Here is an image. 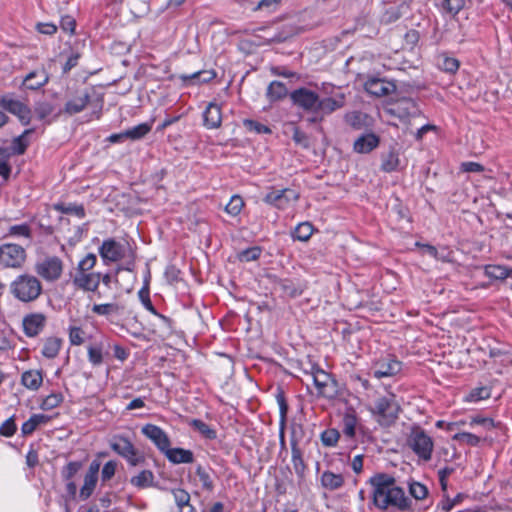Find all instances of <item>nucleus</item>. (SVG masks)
<instances>
[{
    "mask_svg": "<svg viewBox=\"0 0 512 512\" xmlns=\"http://www.w3.org/2000/svg\"><path fill=\"white\" fill-rule=\"evenodd\" d=\"M62 343L63 341L59 337L46 338L41 351L42 355L47 359H54L59 354Z\"/></svg>",
    "mask_w": 512,
    "mask_h": 512,
    "instance_id": "obj_33",
    "label": "nucleus"
},
{
    "mask_svg": "<svg viewBox=\"0 0 512 512\" xmlns=\"http://www.w3.org/2000/svg\"><path fill=\"white\" fill-rule=\"evenodd\" d=\"M314 232V227L310 222H302L298 224L291 233L294 240L306 242Z\"/></svg>",
    "mask_w": 512,
    "mask_h": 512,
    "instance_id": "obj_41",
    "label": "nucleus"
},
{
    "mask_svg": "<svg viewBox=\"0 0 512 512\" xmlns=\"http://www.w3.org/2000/svg\"><path fill=\"white\" fill-rule=\"evenodd\" d=\"M138 297L143 304V306L152 314L158 316L160 319H162L164 322L168 323L170 319L160 313L157 312L154 305L152 304V301L150 299V290H149V284L146 282L144 286L139 290Z\"/></svg>",
    "mask_w": 512,
    "mask_h": 512,
    "instance_id": "obj_35",
    "label": "nucleus"
},
{
    "mask_svg": "<svg viewBox=\"0 0 512 512\" xmlns=\"http://www.w3.org/2000/svg\"><path fill=\"white\" fill-rule=\"evenodd\" d=\"M63 400L64 397L62 393H51L43 399V401L40 404V408L44 411L52 410L60 406Z\"/></svg>",
    "mask_w": 512,
    "mask_h": 512,
    "instance_id": "obj_46",
    "label": "nucleus"
},
{
    "mask_svg": "<svg viewBox=\"0 0 512 512\" xmlns=\"http://www.w3.org/2000/svg\"><path fill=\"white\" fill-rule=\"evenodd\" d=\"M340 433L337 429H326L321 433L322 444L326 447H334L337 445Z\"/></svg>",
    "mask_w": 512,
    "mask_h": 512,
    "instance_id": "obj_52",
    "label": "nucleus"
},
{
    "mask_svg": "<svg viewBox=\"0 0 512 512\" xmlns=\"http://www.w3.org/2000/svg\"><path fill=\"white\" fill-rule=\"evenodd\" d=\"M172 464H189L194 461V454L191 450L184 448H171L164 453Z\"/></svg>",
    "mask_w": 512,
    "mask_h": 512,
    "instance_id": "obj_28",
    "label": "nucleus"
},
{
    "mask_svg": "<svg viewBox=\"0 0 512 512\" xmlns=\"http://www.w3.org/2000/svg\"><path fill=\"white\" fill-rule=\"evenodd\" d=\"M36 274L47 282L57 281L63 272V262L57 256H49L35 263Z\"/></svg>",
    "mask_w": 512,
    "mask_h": 512,
    "instance_id": "obj_10",
    "label": "nucleus"
},
{
    "mask_svg": "<svg viewBox=\"0 0 512 512\" xmlns=\"http://www.w3.org/2000/svg\"><path fill=\"white\" fill-rule=\"evenodd\" d=\"M298 198L294 190L289 188L272 189L264 197V202L278 209H285L290 201Z\"/></svg>",
    "mask_w": 512,
    "mask_h": 512,
    "instance_id": "obj_18",
    "label": "nucleus"
},
{
    "mask_svg": "<svg viewBox=\"0 0 512 512\" xmlns=\"http://www.w3.org/2000/svg\"><path fill=\"white\" fill-rule=\"evenodd\" d=\"M217 73L211 70H199L192 74H179L177 78L181 81L182 86L188 87L193 85H201L209 83L216 78Z\"/></svg>",
    "mask_w": 512,
    "mask_h": 512,
    "instance_id": "obj_23",
    "label": "nucleus"
},
{
    "mask_svg": "<svg viewBox=\"0 0 512 512\" xmlns=\"http://www.w3.org/2000/svg\"><path fill=\"white\" fill-rule=\"evenodd\" d=\"M142 434L150 439L161 453H165L171 446L167 433L157 425L146 424L142 427Z\"/></svg>",
    "mask_w": 512,
    "mask_h": 512,
    "instance_id": "obj_16",
    "label": "nucleus"
},
{
    "mask_svg": "<svg viewBox=\"0 0 512 512\" xmlns=\"http://www.w3.org/2000/svg\"><path fill=\"white\" fill-rule=\"evenodd\" d=\"M358 423L357 416L354 412L346 413L342 419V432L348 439H353L356 434V426Z\"/></svg>",
    "mask_w": 512,
    "mask_h": 512,
    "instance_id": "obj_39",
    "label": "nucleus"
},
{
    "mask_svg": "<svg viewBox=\"0 0 512 512\" xmlns=\"http://www.w3.org/2000/svg\"><path fill=\"white\" fill-rule=\"evenodd\" d=\"M276 400L279 405L280 426H285L287 421L288 404L285 398V393L280 387L277 388Z\"/></svg>",
    "mask_w": 512,
    "mask_h": 512,
    "instance_id": "obj_48",
    "label": "nucleus"
},
{
    "mask_svg": "<svg viewBox=\"0 0 512 512\" xmlns=\"http://www.w3.org/2000/svg\"><path fill=\"white\" fill-rule=\"evenodd\" d=\"M345 105V97L339 94L336 97L318 98L317 110L315 114L324 116L333 113Z\"/></svg>",
    "mask_w": 512,
    "mask_h": 512,
    "instance_id": "obj_25",
    "label": "nucleus"
},
{
    "mask_svg": "<svg viewBox=\"0 0 512 512\" xmlns=\"http://www.w3.org/2000/svg\"><path fill=\"white\" fill-rule=\"evenodd\" d=\"M26 258V250L21 245L5 243L0 246V265L4 268L20 269Z\"/></svg>",
    "mask_w": 512,
    "mask_h": 512,
    "instance_id": "obj_8",
    "label": "nucleus"
},
{
    "mask_svg": "<svg viewBox=\"0 0 512 512\" xmlns=\"http://www.w3.org/2000/svg\"><path fill=\"white\" fill-rule=\"evenodd\" d=\"M243 124L248 131L255 132L257 134L271 133V129L268 126L251 119L244 120Z\"/></svg>",
    "mask_w": 512,
    "mask_h": 512,
    "instance_id": "obj_62",
    "label": "nucleus"
},
{
    "mask_svg": "<svg viewBox=\"0 0 512 512\" xmlns=\"http://www.w3.org/2000/svg\"><path fill=\"white\" fill-rule=\"evenodd\" d=\"M291 461L294 471L300 480L306 475L307 465L303 459V453L298 445L297 440H291Z\"/></svg>",
    "mask_w": 512,
    "mask_h": 512,
    "instance_id": "obj_27",
    "label": "nucleus"
},
{
    "mask_svg": "<svg viewBox=\"0 0 512 512\" xmlns=\"http://www.w3.org/2000/svg\"><path fill=\"white\" fill-rule=\"evenodd\" d=\"M53 208L56 211H59L63 214H73L77 216L78 218H84L86 213L84 206L82 204H76V203H56L53 205Z\"/></svg>",
    "mask_w": 512,
    "mask_h": 512,
    "instance_id": "obj_42",
    "label": "nucleus"
},
{
    "mask_svg": "<svg viewBox=\"0 0 512 512\" xmlns=\"http://www.w3.org/2000/svg\"><path fill=\"white\" fill-rule=\"evenodd\" d=\"M463 498L464 495L462 493L457 494L453 499H451L447 494H443V500L438 504V508L444 512H449L459 504Z\"/></svg>",
    "mask_w": 512,
    "mask_h": 512,
    "instance_id": "obj_54",
    "label": "nucleus"
},
{
    "mask_svg": "<svg viewBox=\"0 0 512 512\" xmlns=\"http://www.w3.org/2000/svg\"><path fill=\"white\" fill-rule=\"evenodd\" d=\"M402 8L403 6H391L384 12L381 20L384 23H392L397 21L402 16Z\"/></svg>",
    "mask_w": 512,
    "mask_h": 512,
    "instance_id": "obj_58",
    "label": "nucleus"
},
{
    "mask_svg": "<svg viewBox=\"0 0 512 512\" xmlns=\"http://www.w3.org/2000/svg\"><path fill=\"white\" fill-rule=\"evenodd\" d=\"M244 206V201L241 196L234 195L231 197L229 203L226 205V211L232 216H237Z\"/></svg>",
    "mask_w": 512,
    "mask_h": 512,
    "instance_id": "obj_57",
    "label": "nucleus"
},
{
    "mask_svg": "<svg viewBox=\"0 0 512 512\" xmlns=\"http://www.w3.org/2000/svg\"><path fill=\"white\" fill-rule=\"evenodd\" d=\"M111 449L123 457L130 466H138L145 463V456L137 450L132 442L124 436H115L110 443Z\"/></svg>",
    "mask_w": 512,
    "mask_h": 512,
    "instance_id": "obj_6",
    "label": "nucleus"
},
{
    "mask_svg": "<svg viewBox=\"0 0 512 512\" xmlns=\"http://www.w3.org/2000/svg\"><path fill=\"white\" fill-rule=\"evenodd\" d=\"M345 123L355 131H369L374 126L373 118L362 111H350L344 115Z\"/></svg>",
    "mask_w": 512,
    "mask_h": 512,
    "instance_id": "obj_20",
    "label": "nucleus"
},
{
    "mask_svg": "<svg viewBox=\"0 0 512 512\" xmlns=\"http://www.w3.org/2000/svg\"><path fill=\"white\" fill-rule=\"evenodd\" d=\"M407 446L418 456L427 462L432 458L434 441L419 425H412L406 439Z\"/></svg>",
    "mask_w": 512,
    "mask_h": 512,
    "instance_id": "obj_3",
    "label": "nucleus"
},
{
    "mask_svg": "<svg viewBox=\"0 0 512 512\" xmlns=\"http://www.w3.org/2000/svg\"><path fill=\"white\" fill-rule=\"evenodd\" d=\"M43 383L41 370L31 369L22 373L21 384L29 390H38Z\"/></svg>",
    "mask_w": 512,
    "mask_h": 512,
    "instance_id": "obj_30",
    "label": "nucleus"
},
{
    "mask_svg": "<svg viewBox=\"0 0 512 512\" xmlns=\"http://www.w3.org/2000/svg\"><path fill=\"white\" fill-rule=\"evenodd\" d=\"M310 373L319 395L330 400L339 396L338 382L331 374L315 364L311 366Z\"/></svg>",
    "mask_w": 512,
    "mask_h": 512,
    "instance_id": "obj_5",
    "label": "nucleus"
},
{
    "mask_svg": "<svg viewBox=\"0 0 512 512\" xmlns=\"http://www.w3.org/2000/svg\"><path fill=\"white\" fill-rule=\"evenodd\" d=\"M262 249L259 246H253L240 251L237 255L241 262H250L259 259Z\"/></svg>",
    "mask_w": 512,
    "mask_h": 512,
    "instance_id": "obj_50",
    "label": "nucleus"
},
{
    "mask_svg": "<svg viewBox=\"0 0 512 512\" xmlns=\"http://www.w3.org/2000/svg\"><path fill=\"white\" fill-rule=\"evenodd\" d=\"M320 482L324 489L335 491L344 485L345 479L342 474H336L330 470H326L322 473Z\"/></svg>",
    "mask_w": 512,
    "mask_h": 512,
    "instance_id": "obj_29",
    "label": "nucleus"
},
{
    "mask_svg": "<svg viewBox=\"0 0 512 512\" xmlns=\"http://www.w3.org/2000/svg\"><path fill=\"white\" fill-rule=\"evenodd\" d=\"M402 370V362L394 355L388 354L373 361L370 375L376 379L393 377Z\"/></svg>",
    "mask_w": 512,
    "mask_h": 512,
    "instance_id": "obj_9",
    "label": "nucleus"
},
{
    "mask_svg": "<svg viewBox=\"0 0 512 512\" xmlns=\"http://www.w3.org/2000/svg\"><path fill=\"white\" fill-rule=\"evenodd\" d=\"M97 262L96 255L93 253L87 254L79 263L76 272L87 273L91 270Z\"/></svg>",
    "mask_w": 512,
    "mask_h": 512,
    "instance_id": "obj_64",
    "label": "nucleus"
},
{
    "mask_svg": "<svg viewBox=\"0 0 512 512\" xmlns=\"http://www.w3.org/2000/svg\"><path fill=\"white\" fill-rule=\"evenodd\" d=\"M34 131V128L26 129L23 131L21 135L15 137L12 140L11 150L13 154L23 155L26 152L29 146V141L27 140V137L34 133Z\"/></svg>",
    "mask_w": 512,
    "mask_h": 512,
    "instance_id": "obj_36",
    "label": "nucleus"
},
{
    "mask_svg": "<svg viewBox=\"0 0 512 512\" xmlns=\"http://www.w3.org/2000/svg\"><path fill=\"white\" fill-rule=\"evenodd\" d=\"M258 31L263 32L264 35L257 37L262 40V44L267 45L286 42L297 34V28L290 24L282 25L275 30H271L269 27H260Z\"/></svg>",
    "mask_w": 512,
    "mask_h": 512,
    "instance_id": "obj_11",
    "label": "nucleus"
},
{
    "mask_svg": "<svg viewBox=\"0 0 512 512\" xmlns=\"http://www.w3.org/2000/svg\"><path fill=\"white\" fill-rule=\"evenodd\" d=\"M49 81V75L44 68L28 73L22 81V87L28 90H38Z\"/></svg>",
    "mask_w": 512,
    "mask_h": 512,
    "instance_id": "obj_24",
    "label": "nucleus"
},
{
    "mask_svg": "<svg viewBox=\"0 0 512 512\" xmlns=\"http://www.w3.org/2000/svg\"><path fill=\"white\" fill-rule=\"evenodd\" d=\"M83 463L81 461H70L61 469V477L65 482L66 489V502L69 500H75L77 496V485L74 481V477L82 469Z\"/></svg>",
    "mask_w": 512,
    "mask_h": 512,
    "instance_id": "obj_12",
    "label": "nucleus"
},
{
    "mask_svg": "<svg viewBox=\"0 0 512 512\" xmlns=\"http://www.w3.org/2000/svg\"><path fill=\"white\" fill-rule=\"evenodd\" d=\"M189 425L197 430L206 439L214 440L217 437L216 430L211 428L208 424L200 419H192Z\"/></svg>",
    "mask_w": 512,
    "mask_h": 512,
    "instance_id": "obj_43",
    "label": "nucleus"
},
{
    "mask_svg": "<svg viewBox=\"0 0 512 512\" xmlns=\"http://www.w3.org/2000/svg\"><path fill=\"white\" fill-rule=\"evenodd\" d=\"M91 101V93L85 89L78 91L76 95L68 100L65 105L63 112L72 116L82 112Z\"/></svg>",
    "mask_w": 512,
    "mask_h": 512,
    "instance_id": "obj_22",
    "label": "nucleus"
},
{
    "mask_svg": "<svg viewBox=\"0 0 512 512\" xmlns=\"http://www.w3.org/2000/svg\"><path fill=\"white\" fill-rule=\"evenodd\" d=\"M400 166L399 154L396 150L392 149L388 153L381 156V170L386 173H391L398 170Z\"/></svg>",
    "mask_w": 512,
    "mask_h": 512,
    "instance_id": "obj_34",
    "label": "nucleus"
},
{
    "mask_svg": "<svg viewBox=\"0 0 512 512\" xmlns=\"http://www.w3.org/2000/svg\"><path fill=\"white\" fill-rule=\"evenodd\" d=\"M8 234L10 236H22L28 239L32 238L31 229L26 223L10 226L8 229Z\"/></svg>",
    "mask_w": 512,
    "mask_h": 512,
    "instance_id": "obj_63",
    "label": "nucleus"
},
{
    "mask_svg": "<svg viewBox=\"0 0 512 512\" xmlns=\"http://www.w3.org/2000/svg\"><path fill=\"white\" fill-rule=\"evenodd\" d=\"M290 98L295 105L315 114L319 98L316 92L307 88H299L290 94Z\"/></svg>",
    "mask_w": 512,
    "mask_h": 512,
    "instance_id": "obj_13",
    "label": "nucleus"
},
{
    "mask_svg": "<svg viewBox=\"0 0 512 512\" xmlns=\"http://www.w3.org/2000/svg\"><path fill=\"white\" fill-rule=\"evenodd\" d=\"M364 89L370 95L384 97L396 91V84L384 78L371 77L364 83Z\"/></svg>",
    "mask_w": 512,
    "mask_h": 512,
    "instance_id": "obj_15",
    "label": "nucleus"
},
{
    "mask_svg": "<svg viewBox=\"0 0 512 512\" xmlns=\"http://www.w3.org/2000/svg\"><path fill=\"white\" fill-rule=\"evenodd\" d=\"M401 411V407L396 399V395L388 393L375 400L370 412L373 416L377 417V421L381 425H390L394 423Z\"/></svg>",
    "mask_w": 512,
    "mask_h": 512,
    "instance_id": "obj_4",
    "label": "nucleus"
},
{
    "mask_svg": "<svg viewBox=\"0 0 512 512\" xmlns=\"http://www.w3.org/2000/svg\"><path fill=\"white\" fill-rule=\"evenodd\" d=\"M92 312L94 314L105 316V317H111V316H119L123 314L124 312V305L112 302V303H105V304H94L92 306Z\"/></svg>",
    "mask_w": 512,
    "mask_h": 512,
    "instance_id": "obj_31",
    "label": "nucleus"
},
{
    "mask_svg": "<svg viewBox=\"0 0 512 512\" xmlns=\"http://www.w3.org/2000/svg\"><path fill=\"white\" fill-rule=\"evenodd\" d=\"M100 282L101 274L98 272H76L73 278L75 287L87 292H97L98 297L101 296V293L97 291Z\"/></svg>",
    "mask_w": 512,
    "mask_h": 512,
    "instance_id": "obj_19",
    "label": "nucleus"
},
{
    "mask_svg": "<svg viewBox=\"0 0 512 512\" xmlns=\"http://www.w3.org/2000/svg\"><path fill=\"white\" fill-rule=\"evenodd\" d=\"M373 486V502L379 509L396 507L401 511H411V500L405 495L402 488L396 486L394 477L379 473L369 480Z\"/></svg>",
    "mask_w": 512,
    "mask_h": 512,
    "instance_id": "obj_1",
    "label": "nucleus"
},
{
    "mask_svg": "<svg viewBox=\"0 0 512 512\" xmlns=\"http://www.w3.org/2000/svg\"><path fill=\"white\" fill-rule=\"evenodd\" d=\"M221 124V107L217 103L210 102L203 112V125L208 129H217Z\"/></svg>",
    "mask_w": 512,
    "mask_h": 512,
    "instance_id": "obj_26",
    "label": "nucleus"
},
{
    "mask_svg": "<svg viewBox=\"0 0 512 512\" xmlns=\"http://www.w3.org/2000/svg\"><path fill=\"white\" fill-rule=\"evenodd\" d=\"M103 341H95L87 348L88 360L93 366H100L103 363Z\"/></svg>",
    "mask_w": 512,
    "mask_h": 512,
    "instance_id": "obj_38",
    "label": "nucleus"
},
{
    "mask_svg": "<svg viewBox=\"0 0 512 512\" xmlns=\"http://www.w3.org/2000/svg\"><path fill=\"white\" fill-rule=\"evenodd\" d=\"M491 396V389L487 386L477 387L471 390L467 400L477 402L488 399Z\"/></svg>",
    "mask_w": 512,
    "mask_h": 512,
    "instance_id": "obj_56",
    "label": "nucleus"
},
{
    "mask_svg": "<svg viewBox=\"0 0 512 512\" xmlns=\"http://www.w3.org/2000/svg\"><path fill=\"white\" fill-rule=\"evenodd\" d=\"M44 212L45 213L40 215L38 218L34 217L33 220L36 222L37 226L43 231L44 234L52 235L54 233V227L49 221V208L46 207Z\"/></svg>",
    "mask_w": 512,
    "mask_h": 512,
    "instance_id": "obj_47",
    "label": "nucleus"
},
{
    "mask_svg": "<svg viewBox=\"0 0 512 512\" xmlns=\"http://www.w3.org/2000/svg\"><path fill=\"white\" fill-rule=\"evenodd\" d=\"M99 254L104 261L116 262L124 257L125 250L121 243L109 238L104 240L99 247Z\"/></svg>",
    "mask_w": 512,
    "mask_h": 512,
    "instance_id": "obj_21",
    "label": "nucleus"
},
{
    "mask_svg": "<svg viewBox=\"0 0 512 512\" xmlns=\"http://www.w3.org/2000/svg\"><path fill=\"white\" fill-rule=\"evenodd\" d=\"M68 332H69V341H70L71 345L80 346L84 343V341H85L84 334L85 333L82 330V328L77 327V326H70L68 329Z\"/></svg>",
    "mask_w": 512,
    "mask_h": 512,
    "instance_id": "obj_60",
    "label": "nucleus"
},
{
    "mask_svg": "<svg viewBox=\"0 0 512 512\" xmlns=\"http://www.w3.org/2000/svg\"><path fill=\"white\" fill-rule=\"evenodd\" d=\"M287 94L288 90L286 85L280 81H272L269 84L266 92L267 98L272 102L285 98Z\"/></svg>",
    "mask_w": 512,
    "mask_h": 512,
    "instance_id": "obj_37",
    "label": "nucleus"
},
{
    "mask_svg": "<svg viewBox=\"0 0 512 512\" xmlns=\"http://www.w3.org/2000/svg\"><path fill=\"white\" fill-rule=\"evenodd\" d=\"M154 478L151 470H142L138 475L130 479V483L139 489H144L153 486Z\"/></svg>",
    "mask_w": 512,
    "mask_h": 512,
    "instance_id": "obj_40",
    "label": "nucleus"
},
{
    "mask_svg": "<svg viewBox=\"0 0 512 512\" xmlns=\"http://www.w3.org/2000/svg\"><path fill=\"white\" fill-rule=\"evenodd\" d=\"M9 293L17 301L27 304L36 301L42 295L43 285L37 276L23 273L10 282Z\"/></svg>",
    "mask_w": 512,
    "mask_h": 512,
    "instance_id": "obj_2",
    "label": "nucleus"
},
{
    "mask_svg": "<svg viewBox=\"0 0 512 512\" xmlns=\"http://www.w3.org/2000/svg\"><path fill=\"white\" fill-rule=\"evenodd\" d=\"M34 111L39 120H45L54 111V106L47 101L37 102Z\"/></svg>",
    "mask_w": 512,
    "mask_h": 512,
    "instance_id": "obj_55",
    "label": "nucleus"
},
{
    "mask_svg": "<svg viewBox=\"0 0 512 512\" xmlns=\"http://www.w3.org/2000/svg\"><path fill=\"white\" fill-rule=\"evenodd\" d=\"M151 128V124L141 123L125 130V135H127L128 139L139 140L145 137L151 131Z\"/></svg>",
    "mask_w": 512,
    "mask_h": 512,
    "instance_id": "obj_44",
    "label": "nucleus"
},
{
    "mask_svg": "<svg viewBox=\"0 0 512 512\" xmlns=\"http://www.w3.org/2000/svg\"><path fill=\"white\" fill-rule=\"evenodd\" d=\"M0 107L8 113L16 116L22 125H29L32 119V110L13 93H6L0 96Z\"/></svg>",
    "mask_w": 512,
    "mask_h": 512,
    "instance_id": "obj_7",
    "label": "nucleus"
},
{
    "mask_svg": "<svg viewBox=\"0 0 512 512\" xmlns=\"http://www.w3.org/2000/svg\"><path fill=\"white\" fill-rule=\"evenodd\" d=\"M276 400L279 405L280 426H285L287 421L288 404L285 398V393L280 387L277 388Z\"/></svg>",
    "mask_w": 512,
    "mask_h": 512,
    "instance_id": "obj_49",
    "label": "nucleus"
},
{
    "mask_svg": "<svg viewBox=\"0 0 512 512\" xmlns=\"http://www.w3.org/2000/svg\"><path fill=\"white\" fill-rule=\"evenodd\" d=\"M409 493L416 500H423L428 495V488L417 481H412L409 483Z\"/></svg>",
    "mask_w": 512,
    "mask_h": 512,
    "instance_id": "obj_53",
    "label": "nucleus"
},
{
    "mask_svg": "<svg viewBox=\"0 0 512 512\" xmlns=\"http://www.w3.org/2000/svg\"><path fill=\"white\" fill-rule=\"evenodd\" d=\"M453 439L469 446H478L480 443V437L469 432L457 433L453 436Z\"/></svg>",
    "mask_w": 512,
    "mask_h": 512,
    "instance_id": "obj_59",
    "label": "nucleus"
},
{
    "mask_svg": "<svg viewBox=\"0 0 512 512\" xmlns=\"http://www.w3.org/2000/svg\"><path fill=\"white\" fill-rule=\"evenodd\" d=\"M464 5L465 0H444L442 7L447 13L454 16L464 8Z\"/></svg>",
    "mask_w": 512,
    "mask_h": 512,
    "instance_id": "obj_61",
    "label": "nucleus"
},
{
    "mask_svg": "<svg viewBox=\"0 0 512 512\" xmlns=\"http://www.w3.org/2000/svg\"><path fill=\"white\" fill-rule=\"evenodd\" d=\"M51 417L45 414H33L22 424L21 432L24 436L31 435L40 425H45Z\"/></svg>",
    "mask_w": 512,
    "mask_h": 512,
    "instance_id": "obj_32",
    "label": "nucleus"
},
{
    "mask_svg": "<svg viewBox=\"0 0 512 512\" xmlns=\"http://www.w3.org/2000/svg\"><path fill=\"white\" fill-rule=\"evenodd\" d=\"M47 317L41 312L26 314L22 319L23 332L27 337L38 336L45 328Z\"/></svg>",
    "mask_w": 512,
    "mask_h": 512,
    "instance_id": "obj_14",
    "label": "nucleus"
},
{
    "mask_svg": "<svg viewBox=\"0 0 512 512\" xmlns=\"http://www.w3.org/2000/svg\"><path fill=\"white\" fill-rule=\"evenodd\" d=\"M380 136L371 130L365 131L359 135L353 143V151L357 154H369L380 145Z\"/></svg>",
    "mask_w": 512,
    "mask_h": 512,
    "instance_id": "obj_17",
    "label": "nucleus"
},
{
    "mask_svg": "<svg viewBox=\"0 0 512 512\" xmlns=\"http://www.w3.org/2000/svg\"><path fill=\"white\" fill-rule=\"evenodd\" d=\"M282 3V0H260L253 11H264L268 14L276 12Z\"/></svg>",
    "mask_w": 512,
    "mask_h": 512,
    "instance_id": "obj_51",
    "label": "nucleus"
},
{
    "mask_svg": "<svg viewBox=\"0 0 512 512\" xmlns=\"http://www.w3.org/2000/svg\"><path fill=\"white\" fill-rule=\"evenodd\" d=\"M98 478L85 475L84 476V483L80 488L79 491V498L80 500L84 501L87 500L94 492L96 485H97Z\"/></svg>",
    "mask_w": 512,
    "mask_h": 512,
    "instance_id": "obj_45",
    "label": "nucleus"
}]
</instances>
